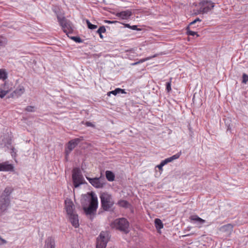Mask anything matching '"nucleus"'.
<instances>
[{
    "label": "nucleus",
    "instance_id": "obj_1",
    "mask_svg": "<svg viewBox=\"0 0 248 248\" xmlns=\"http://www.w3.org/2000/svg\"><path fill=\"white\" fill-rule=\"evenodd\" d=\"M89 195L91 196L89 205L88 207L83 206V209L86 215L89 216L91 218L96 211L98 207V200L96 195L93 192L90 193Z\"/></svg>",
    "mask_w": 248,
    "mask_h": 248
},
{
    "label": "nucleus",
    "instance_id": "obj_2",
    "mask_svg": "<svg viewBox=\"0 0 248 248\" xmlns=\"http://www.w3.org/2000/svg\"><path fill=\"white\" fill-rule=\"evenodd\" d=\"M196 6L197 9L194 10L195 15L205 14L213 9L215 4L211 0H202Z\"/></svg>",
    "mask_w": 248,
    "mask_h": 248
},
{
    "label": "nucleus",
    "instance_id": "obj_3",
    "mask_svg": "<svg viewBox=\"0 0 248 248\" xmlns=\"http://www.w3.org/2000/svg\"><path fill=\"white\" fill-rule=\"evenodd\" d=\"M13 191L11 187L5 188L2 194L0 196V214L6 210L10 204L9 196Z\"/></svg>",
    "mask_w": 248,
    "mask_h": 248
},
{
    "label": "nucleus",
    "instance_id": "obj_4",
    "mask_svg": "<svg viewBox=\"0 0 248 248\" xmlns=\"http://www.w3.org/2000/svg\"><path fill=\"white\" fill-rule=\"evenodd\" d=\"M112 228L116 229L125 233L129 232V222L124 218H120L114 220L110 224Z\"/></svg>",
    "mask_w": 248,
    "mask_h": 248
},
{
    "label": "nucleus",
    "instance_id": "obj_5",
    "mask_svg": "<svg viewBox=\"0 0 248 248\" xmlns=\"http://www.w3.org/2000/svg\"><path fill=\"white\" fill-rule=\"evenodd\" d=\"M101 203L103 209L107 211L110 208L114 203L111 195L107 193H103L100 195Z\"/></svg>",
    "mask_w": 248,
    "mask_h": 248
},
{
    "label": "nucleus",
    "instance_id": "obj_6",
    "mask_svg": "<svg viewBox=\"0 0 248 248\" xmlns=\"http://www.w3.org/2000/svg\"><path fill=\"white\" fill-rule=\"evenodd\" d=\"M72 179L74 186L78 187L83 183L84 178L78 168H75L73 170Z\"/></svg>",
    "mask_w": 248,
    "mask_h": 248
},
{
    "label": "nucleus",
    "instance_id": "obj_7",
    "mask_svg": "<svg viewBox=\"0 0 248 248\" xmlns=\"http://www.w3.org/2000/svg\"><path fill=\"white\" fill-rule=\"evenodd\" d=\"M108 234L107 232H102L96 239V248H106L108 242Z\"/></svg>",
    "mask_w": 248,
    "mask_h": 248
},
{
    "label": "nucleus",
    "instance_id": "obj_8",
    "mask_svg": "<svg viewBox=\"0 0 248 248\" xmlns=\"http://www.w3.org/2000/svg\"><path fill=\"white\" fill-rule=\"evenodd\" d=\"M58 22L62 27V29L66 33H70L72 31V26L64 17L59 15L57 16Z\"/></svg>",
    "mask_w": 248,
    "mask_h": 248
},
{
    "label": "nucleus",
    "instance_id": "obj_9",
    "mask_svg": "<svg viewBox=\"0 0 248 248\" xmlns=\"http://www.w3.org/2000/svg\"><path fill=\"white\" fill-rule=\"evenodd\" d=\"M81 140L79 138H76L71 140L68 143L67 147L65 148V156L67 158L71 152L78 145Z\"/></svg>",
    "mask_w": 248,
    "mask_h": 248
},
{
    "label": "nucleus",
    "instance_id": "obj_10",
    "mask_svg": "<svg viewBox=\"0 0 248 248\" xmlns=\"http://www.w3.org/2000/svg\"><path fill=\"white\" fill-rule=\"evenodd\" d=\"M87 179L93 186L97 188L103 187L105 184L103 181L104 179L101 177L93 178L87 177Z\"/></svg>",
    "mask_w": 248,
    "mask_h": 248
},
{
    "label": "nucleus",
    "instance_id": "obj_11",
    "mask_svg": "<svg viewBox=\"0 0 248 248\" xmlns=\"http://www.w3.org/2000/svg\"><path fill=\"white\" fill-rule=\"evenodd\" d=\"M65 209L67 215L76 213L75 211V205L70 200L65 201Z\"/></svg>",
    "mask_w": 248,
    "mask_h": 248
},
{
    "label": "nucleus",
    "instance_id": "obj_12",
    "mask_svg": "<svg viewBox=\"0 0 248 248\" xmlns=\"http://www.w3.org/2000/svg\"><path fill=\"white\" fill-rule=\"evenodd\" d=\"M69 221L72 225L75 227L78 228L79 226L78 218V215L75 213L68 215Z\"/></svg>",
    "mask_w": 248,
    "mask_h": 248
},
{
    "label": "nucleus",
    "instance_id": "obj_13",
    "mask_svg": "<svg viewBox=\"0 0 248 248\" xmlns=\"http://www.w3.org/2000/svg\"><path fill=\"white\" fill-rule=\"evenodd\" d=\"M189 219L194 223H196L199 228L202 227V225L206 222L205 220L200 218L197 215L191 216Z\"/></svg>",
    "mask_w": 248,
    "mask_h": 248
},
{
    "label": "nucleus",
    "instance_id": "obj_14",
    "mask_svg": "<svg viewBox=\"0 0 248 248\" xmlns=\"http://www.w3.org/2000/svg\"><path fill=\"white\" fill-rule=\"evenodd\" d=\"M25 92L23 86H19L11 94V97L13 98H17L21 96Z\"/></svg>",
    "mask_w": 248,
    "mask_h": 248
},
{
    "label": "nucleus",
    "instance_id": "obj_15",
    "mask_svg": "<svg viewBox=\"0 0 248 248\" xmlns=\"http://www.w3.org/2000/svg\"><path fill=\"white\" fill-rule=\"evenodd\" d=\"M13 169V166L7 161L0 163V171H11Z\"/></svg>",
    "mask_w": 248,
    "mask_h": 248
},
{
    "label": "nucleus",
    "instance_id": "obj_16",
    "mask_svg": "<svg viewBox=\"0 0 248 248\" xmlns=\"http://www.w3.org/2000/svg\"><path fill=\"white\" fill-rule=\"evenodd\" d=\"M132 15V12L129 10H126L118 13L116 16L122 19H127Z\"/></svg>",
    "mask_w": 248,
    "mask_h": 248
},
{
    "label": "nucleus",
    "instance_id": "obj_17",
    "mask_svg": "<svg viewBox=\"0 0 248 248\" xmlns=\"http://www.w3.org/2000/svg\"><path fill=\"white\" fill-rule=\"evenodd\" d=\"M44 248H55V241L52 237H48L45 242Z\"/></svg>",
    "mask_w": 248,
    "mask_h": 248
},
{
    "label": "nucleus",
    "instance_id": "obj_18",
    "mask_svg": "<svg viewBox=\"0 0 248 248\" xmlns=\"http://www.w3.org/2000/svg\"><path fill=\"white\" fill-rule=\"evenodd\" d=\"M233 226L231 224H228L221 226L219 228V231L222 232H230L232 231Z\"/></svg>",
    "mask_w": 248,
    "mask_h": 248
},
{
    "label": "nucleus",
    "instance_id": "obj_19",
    "mask_svg": "<svg viewBox=\"0 0 248 248\" xmlns=\"http://www.w3.org/2000/svg\"><path fill=\"white\" fill-rule=\"evenodd\" d=\"M125 92L124 90L120 89V88H116L115 90L112 91L111 92H109L108 93V95H110V94H112L114 95H116V94L118 93H125Z\"/></svg>",
    "mask_w": 248,
    "mask_h": 248
},
{
    "label": "nucleus",
    "instance_id": "obj_20",
    "mask_svg": "<svg viewBox=\"0 0 248 248\" xmlns=\"http://www.w3.org/2000/svg\"><path fill=\"white\" fill-rule=\"evenodd\" d=\"M156 56H157V55L155 54V55H153L152 56L148 57L145 58L140 59L139 61L132 63L131 65H135L138 64L139 63H142L145 61H148V60L151 59L152 58L155 57Z\"/></svg>",
    "mask_w": 248,
    "mask_h": 248
},
{
    "label": "nucleus",
    "instance_id": "obj_21",
    "mask_svg": "<svg viewBox=\"0 0 248 248\" xmlns=\"http://www.w3.org/2000/svg\"><path fill=\"white\" fill-rule=\"evenodd\" d=\"M106 178L109 181H113L114 180V174L111 171L107 170L106 172Z\"/></svg>",
    "mask_w": 248,
    "mask_h": 248
},
{
    "label": "nucleus",
    "instance_id": "obj_22",
    "mask_svg": "<svg viewBox=\"0 0 248 248\" xmlns=\"http://www.w3.org/2000/svg\"><path fill=\"white\" fill-rule=\"evenodd\" d=\"M181 155V152H179V153H177L176 154H175L170 157L166 158L168 162L169 163V162H172L174 160L179 158V157Z\"/></svg>",
    "mask_w": 248,
    "mask_h": 248
},
{
    "label": "nucleus",
    "instance_id": "obj_23",
    "mask_svg": "<svg viewBox=\"0 0 248 248\" xmlns=\"http://www.w3.org/2000/svg\"><path fill=\"white\" fill-rule=\"evenodd\" d=\"M155 224L157 229H161L163 228V224L161 220L159 218L155 219Z\"/></svg>",
    "mask_w": 248,
    "mask_h": 248
},
{
    "label": "nucleus",
    "instance_id": "obj_24",
    "mask_svg": "<svg viewBox=\"0 0 248 248\" xmlns=\"http://www.w3.org/2000/svg\"><path fill=\"white\" fill-rule=\"evenodd\" d=\"M7 78V73L2 69H0V79L5 80Z\"/></svg>",
    "mask_w": 248,
    "mask_h": 248
},
{
    "label": "nucleus",
    "instance_id": "obj_25",
    "mask_svg": "<svg viewBox=\"0 0 248 248\" xmlns=\"http://www.w3.org/2000/svg\"><path fill=\"white\" fill-rule=\"evenodd\" d=\"M186 34L188 35L194 36L195 35H196L197 37L199 36V35L197 33V32L190 31L189 27L186 28Z\"/></svg>",
    "mask_w": 248,
    "mask_h": 248
},
{
    "label": "nucleus",
    "instance_id": "obj_26",
    "mask_svg": "<svg viewBox=\"0 0 248 248\" xmlns=\"http://www.w3.org/2000/svg\"><path fill=\"white\" fill-rule=\"evenodd\" d=\"M118 204L121 207H127L128 205V202L125 200H120L118 202Z\"/></svg>",
    "mask_w": 248,
    "mask_h": 248
},
{
    "label": "nucleus",
    "instance_id": "obj_27",
    "mask_svg": "<svg viewBox=\"0 0 248 248\" xmlns=\"http://www.w3.org/2000/svg\"><path fill=\"white\" fill-rule=\"evenodd\" d=\"M8 93V90L3 89L0 87V97L1 98H3L6 94Z\"/></svg>",
    "mask_w": 248,
    "mask_h": 248
},
{
    "label": "nucleus",
    "instance_id": "obj_28",
    "mask_svg": "<svg viewBox=\"0 0 248 248\" xmlns=\"http://www.w3.org/2000/svg\"><path fill=\"white\" fill-rule=\"evenodd\" d=\"M86 23L87 24L88 28L91 30L95 29L97 28V26L92 24L89 20H86Z\"/></svg>",
    "mask_w": 248,
    "mask_h": 248
},
{
    "label": "nucleus",
    "instance_id": "obj_29",
    "mask_svg": "<svg viewBox=\"0 0 248 248\" xmlns=\"http://www.w3.org/2000/svg\"><path fill=\"white\" fill-rule=\"evenodd\" d=\"M106 31V28L104 26H101L97 31V33H102Z\"/></svg>",
    "mask_w": 248,
    "mask_h": 248
},
{
    "label": "nucleus",
    "instance_id": "obj_30",
    "mask_svg": "<svg viewBox=\"0 0 248 248\" xmlns=\"http://www.w3.org/2000/svg\"><path fill=\"white\" fill-rule=\"evenodd\" d=\"M242 78V82L246 84L248 81V75L244 73L243 74Z\"/></svg>",
    "mask_w": 248,
    "mask_h": 248
},
{
    "label": "nucleus",
    "instance_id": "obj_31",
    "mask_svg": "<svg viewBox=\"0 0 248 248\" xmlns=\"http://www.w3.org/2000/svg\"><path fill=\"white\" fill-rule=\"evenodd\" d=\"M6 43V39L0 36V46H4Z\"/></svg>",
    "mask_w": 248,
    "mask_h": 248
},
{
    "label": "nucleus",
    "instance_id": "obj_32",
    "mask_svg": "<svg viewBox=\"0 0 248 248\" xmlns=\"http://www.w3.org/2000/svg\"><path fill=\"white\" fill-rule=\"evenodd\" d=\"M71 38L72 40H74L77 43H81L82 42L81 39L79 37L74 36V37H72Z\"/></svg>",
    "mask_w": 248,
    "mask_h": 248
},
{
    "label": "nucleus",
    "instance_id": "obj_33",
    "mask_svg": "<svg viewBox=\"0 0 248 248\" xmlns=\"http://www.w3.org/2000/svg\"><path fill=\"white\" fill-rule=\"evenodd\" d=\"M166 90L168 92H170L171 90V82H168L166 83Z\"/></svg>",
    "mask_w": 248,
    "mask_h": 248
},
{
    "label": "nucleus",
    "instance_id": "obj_34",
    "mask_svg": "<svg viewBox=\"0 0 248 248\" xmlns=\"http://www.w3.org/2000/svg\"><path fill=\"white\" fill-rule=\"evenodd\" d=\"M0 240L1 242H0V245L6 244L7 243V241L3 239L0 236Z\"/></svg>",
    "mask_w": 248,
    "mask_h": 248
},
{
    "label": "nucleus",
    "instance_id": "obj_35",
    "mask_svg": "<svg viewBox=\"0 0 248 248\" xmlns=\"http://www.w3.org/2000/svg\"><path fill=\"white\" fill-rule=\"evenodd\" d=\"M160 163L162 164L163 165V166H164V165H165L166 164L168 163V162L167 161V159L166 158L165 160L162 161Z\"/></svg>",
    "mask_w": 248,
    "mask_h": 248
},
{
    "label": "nucleus",
    "instance_id": "obj_36",
    "mask_svg": "<svg viewBox=\"0 0 248 248\" xmlns=\"http://www.w3.org/2000/svg\"><path fill=\"white\" fill-rule=\"evenodd\" d=\"M12 152H11V155L13 157V156H15V155H16V152H15V149L13 148L12 149Z\"/></svg>",
    "mask_w": 248,
    "mask_h": 248
},
{
    "label": "nucleus",
    "instance_id": "obj_37",
    "mask_svg": "<svg viewBox=\"0 0 248 248\" xmlns=\"http://www.w3.org/2000/svg\"><path fill=\"white\" fill-rule=\"evenodd\" d=\"M130 29L133 30H139L137 28V26H136V25L131 26Z\"/></svg>",
    "mask_w": 248,
    "mask_h": 248
},
{
    "label": "nucleus",
    "instance_id": "obj_38",
    "mask_svg": "<svg viewBox=\"0 0 248 248\" xmlns=\"http://www.w3.org/2000/svg\"><path fill=\"white\" fill-rule=\"evenodd\" d=\"M86 125L88 126L93 127L94 126L93 124L92 123H90V122H86Z\"/></svg>",
    "mask_w": 248,
    "mask_h": 248
},
{
    "label": "nucleus",
    "instance_id": "obj_39",
    "mask_svg": "<svg viewBox=\"0 0 248 248\" xmlns=\"http://www.w3.org/2000/svg\"><path fill=\"white\" fill-rule=\"evenodd\" d=\"M105 22L106 23H108V24H110V23H116L117 22L116 21H109V20H105Z\"/></svg>",
    "mask_w": 248,
    "mask_h": 248
},
{
    "label": "nucleus",
    "instance_id": "obj_40",
    "mask_svg": "<svg viewBox=\"0 0 248 248\" xmlns=\"http://www.w3.org/2000/svg\"><path fill=\"white\" fill-rule=\"evenodd\" d=\"M163 166L162 164H160L159 165H157V167L160 170H162V168H163Z\"/></svg>",
    "mask_w": 248,
    "mask_h": 248
},
{
    "label": "nucleus",
    "instance_id": "obj_41",
    "mask_svg": "<svg viewBox=\"0 0 248 248\" xmlns=\"http://www.w3.org/2000/svg\"><path fill=\"white\" fill-rule=\"evenodd\" d=\"M124 27L130 29L131 26L129 24H124Z\"/></svg>",
    "mask_w": 248,
    "mask_h": 248
},
{
    "label": "nucleus",
    "instance_id": "obj_42",
    "mask_svg": "<svg viewBox=\"0 0 248 248\" xmlns=\"http://www.w3.org/2000/svg\"><path fill=\"white\" fill-rule=\"evenodd\" d=\"M196 22H197L195 20L194 21H193L192 22H191L190 23V26H191L192 25L195 24Z\"/></svg>",
    "mask_w": 248,
    "mask_h": 248
},
{
    "label": "nucleus",
    "instance_id": "obj_43",
    "mask_svg": "<svg viewBox=\"0 0 248 248\" xmlns=\"http://www.w3.org/2000/svg\"><path fill=\"white\" fill-rule=\"evenodd\" d=\"M195 20L197 22V21H199V22H201V19H200L199 18H197L196 19H195Z\"/></svg>",
    "mask_w": 248,
    "mask_h": 248
},
{
    "label": "nucleus",
    "instance_id": "obj_44",
    "mask_svg": "<svg viewBox=\"0 0 248 248\" xmlns=\"http://www.w3.org/2000/svg\"><path fill=\"white\" fill-rule=\"evenodd\" d=\"M30 109H31V106H28L27 107V109L28 110H30Z\"/></svg>",
    "mask_w": 248,
    "mask_h": 248
},
{
    "label": "nucleus",
    "instance_id": "obj_45",
    "mask_svg": "<svg viewBox=\"0 0 248 248\" xmlns=\"http://www.w3.org/2000/svg\"><path fill=\"white\" fill-rule=\"evenodd\" d=\"M98 34H99L100 37L102 39L103 38V36L102 35V33H98Z\"/></svg>",
    "mask_w": 248,
    "mask_h": 248
},
{
    "label": "nucleus",
    "instance_id": "obj_46",
    "mask_svg": "<svg viewBox=\"0 0 248 248\" xmlns=\"http://www.w3.org/2000/svg\"><path fill=\"white\" fill-rule=\"evenodd\" d=\"M26 119L24 118V123H26Z\"/></svg>",
    "mask_w": 248,
    "mask_h": 248
}]
</instances>
